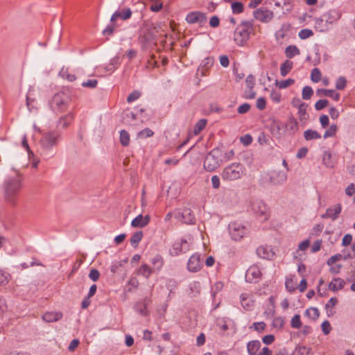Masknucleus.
<instances>
[{
  "label": "nucleus",
  "instance_id": "nucleus-1",
  "mask_svg": "<svg viewBox=\"0 0 355 355\" xmlns=\"http://www.w3.org/2000/svg\"><path fill=\"white\" fill-rule=\"evenodd\" d=\"M60 139L61 135L58 131L44 132L40 141L41 156L46 159L53 157L55 155L53 148L58 144Z\"/></svg>",
  "mask_w": 355,
  "mask_h": 355
},
{
  "label": "nucleus",
  "instance_id": "nucleus-2",
  "mask_svg": "<svg viewBox=\"0 0 355 355\" xmlns=\"http://www.w3.org/2000/svg\"><path fill=\"white\" fill-rule=\"evenodd\" d=\"M21 187V182L17 178H10L3 184L4 201L11 207L18 204V196Z\"/></svg>",
  "mask_w": 355,
  "mask_h": 355
},
{
  "label": "nucleus",
  "instance_id": "nucleus-3",
  "mask_svg": "<svg viewBox=\"0 0 355 355\" xmlns=\"http://www.w3.org/2000/svg\"><path fill=\"white\" fill-rule=\"evenodd\" d=\"M245 168L240 163H233L225 167L221 173L223 181L232 182L239 180L244 175Z\"/></svg>",
  "mask_w": 355,
  "mask_h": 355
},
{
  "label": "nucleus",
  "instance_id": "nucleus-4",
  "mask_svg": "<svg viewBox=\"0 0 355 355\" xmlns=\"http://www.w3.org/2000/svg\"><path fill=\"white\" fill-rule=\"evenodd\" d=\"M253 31L252 24L249 21H244L239 24L234 31V40L239 46L244 45L250 38Z\"/></svg>",
  "mask_w": 355,
  "mask_h": 355
},
{
  "label": "nucleus",
  "instance_id": "nucleus-5",
  "mask_svg": "<svg viewBox=\"0 0 355 355\" xmlns=\"http://www.w3.org/2000/svg\"><path fill=\"white\" fill-rule=\"evenodd\" d=\"M223 163L222 150L214 148L208 153L204 162L206 171L212 172Z\"/></svg>",
  "mask_w": 355,
  "mask_h": 355
},
{
  "label": "nucleus",
  "instance_id": "nucleus-6",
  "mask_svg": "<svg viewBox=\"0 0 355 355\" xmlns=\"http://www.w3.org/2000/svg\"><path fill=\"white\" fill-rule=\"evenodd\" d=\"M70 97L64 92L55 94L52 98L51 106L55 112H62L69 107Z\"/></svg>",
  "mask_w": 355,
  "mask_h": 355
},
{
  "label": "nucleus",
  "instance_id": "nucleus-7",
  "mask_svg": "<svg viewBox=\"0 0 355 355\" xmlns=\"http://www.w3.org/2000/svg\"><path fill=\"white\" fill-rule=\"evenodd\" d=\"M252 211L260 220H267L270 217V211L266 204L261 200H255L251 204Z\"/></svg>",
  "mask_w": 355,
  "mask_h": 355
},
{
  "label": "nucleus",
  "instance_id": "nucleus-8",
  "mask_svg": "<svg viewBox=\"0 0 355 355\" xmlns=\"http://www.w3.org/2000/svg\"><path fill=\"white\" fill-rule=\"evenodd\" d=\"M228 229L231 238L235 241H241L248 234L246 227L238 222L230 223Z\"/></svg>",
  "mask_w": 355,
  "mask_h": 355
},
{
  "label": "nucleus",
  "instance_id": "nucleus-9",
  "mask_svg": "<svg viewBox=\"0 0 355 355\" xmlns=\"http://www.w3.org/2000/svg\"><path fill=\"white\" fill-rule=\"evenodd\" d=\"M191 239L189 236L187 238H182L180 241H175L171 249L170 253L173 256L179 255L181 253H184L190 250Z\"/></svg>",
  "mask_w": 355,
  "mask_h": 355
},
{
  "label": "nucleus",
  "instance_id": "nucleus-10",
  "mask_svg": "<svg viewBox=\"0 0 355 355\" xmlns=\"http://www.w3.org/2000/svg\"><path fill=\"white\" fill-rule=\"evenodd\" d=\"M253 16L257 21L268 23L273 19L274 13L266 8H260L253 12Z\"/></svg>",
  "mask_w": 355,
  "mask_h": 355
},
{
  "label": "nucleus",
  "instance_id": "nucleus-11",
  "mask_svg": "<svg viewBox=\"0 0 355 355\" xmlns=\"http://www.w3.org/2000/svg\"><path fill=\"white\" fill-rule=\"evenodd\" d=\"M175 218L186 224H193L195 223V216L189 208H184L181 211H178Z\"/></svg>",
  "mask_w": 355,
  "mask_h": 355
},
{
  "label": "nucleus",
  "instance_id": "nucleus-12",
  "mask_svg": "<svg viewBox=\"0 0 355 355\" xmlns=\"http://www.w3.org/2000/svg\"><path fill=\"white\" fill-rule=\"evenodd\" d=\"M261 272L257 265L251 266L245 272V279L248 282H257L261 279Z\"/></svg>",
  "mask_w": 355,
  "mask_h": 355
},
{
  "label": "nucleus",
  "instance_id": "nucleus-13",
  "mask_svg": "<svg viewBox=\"0 0 355 355\" xmlns=\"http://www.w3.org/2000/svg\"><path fill=\"white\" fill-rule=\"evenodd\" d=\"M270 182L273 185L283 184L287 179V175L284 171H273L269 173Z\"/></svg>",
  "mask_w": 355,
  "mask_h": 355
},
{
  "label": "nucleus",
  "instance_id": "nucleus-14",
  "mask_svg": "<svg viewBox=\"0 0 355 355\" xmlns=\"http://www.w3.org/2000/svg\"><path fill=\"white\" fill-rule=\"evenodd\" d=\"M202 266V262L199 254H193L189 259L187 267L189 271L197 272Z\"/></svg>",
  "mask_w": 355,
  "mask_h": 355
},
{
  "label": "nucleus",
  "instance_id": "nucleus-15",
  "mask_svg": "<svg viewBox=\"0 0 355 355\" xmlns=\"http://www.w3.org/2000/svg\"><path fill=\"white\" fill-rule=\"evenodd\" d=\"M342 210V207L340 204H336L333 207L328 208L323 215H322V218H331L333 220L338 218L339 214H340Z\"/></svg>",
  "mask_w": 355,
  "mask_h": 355
},
{
  "label": "nucleus",
  "instance_id": "nucleus-16",
  "mask_svg": "<svg viewBox=\"0 0 355 355\" xmlns=\"http://www.w3.org/2000/svg\"><path fill=\"white\" fill-rule=\"evenodd\" d=\"M132 16V11L130 8H124L115 11L111 17L110 21H115L117 19L120 18L122 20H127Z\"/></svg>",
  "mask_w": 355,
  "mask_h": 355
},
{
  "label": "nucleus",
  "instance_id": "nucleus-17",
  "mask_svg": "<svg viewBox=\"0 0 355 355\" xmlns=\"http://www.w3.org/2000/svg\"><path fill=\"white\" fill-rule=\"evenodd\" d=\"M206 19L205 15L200 12H189L186 17V20L189 24L203 23Z\"/></svg>",
  "mask_w": 355,
  "mask_h": 355
},
{
  "label": "nucleus",
  "instance_id": "nucleus-18",
  "mask_svg": "<svg viewBox=\"0 0 355 355\" xmlns=\"http://www.w3.org/2000/svg\"><path fill=\"white\" fill-rule=\"evenodd\" d=\"M150 220L149 215L144 216L139 214L132 220L131 225L134 227H144L149 223Z\"/></svg>",
  "mask_w": 355,
  "mask_h": 355
},
{
  "label": "nucleus",
  "instance_id": "nucleus-19",
  "mask_svg": "<svg viewBox=\"0 0 355 355\" xmlns=\"http://www.w3.org/2000/svg\"><path fill=\"white\" fill-rule=\"evenodd\" d=\"M257 253L259 257L266 259H270L275 255V253L270 247L263 245L259 246L257 248Z\"/></svg>",
  "mask_w": 355,
  "mask_h": 355
},
{
  "label": "nucleus",
  "instance_id": "nucleus-20",
  "mask_svg": "<svg viewBox=\"0 0 355 355\" xmlns=\"http://www.w3.org/2000/svg\"><path fill=\"white\" fill-rule=\"evenodd\" d=\"M323 164L329 168H334L336 164V162L333 155L329 151H324L322 155Z\"/></svg>",
  "mask_w": 355,
  "mask_h": 355
},
{
  "label": "nucleus",
  "instance_id": "nucleus-21",
  "mask_svg": "<svg viewBox=\"0 0 355 355\" xmlns=\"http://www.w3.org/2000/svg\"><path fill=\"white\" fill-rule=\"evenodd\" d=\"M345 285V282L340 278L336 277L334 278L329 284V290L336 292L338 291L342 290Z\"/></svg>",
  "mask_w": 355,
  "mask_h": 355
},
{
  "label": "nucleus",
  "instance_id": "nucleus-22",
  "mask_svg": "<svg viewBox=\"0 0 355 355\" xmlns=\"http://www.w3.org/2000/svg\"><path fill=\"white\" fill-rule=\"evenodd\" d=\"M240 299L241 305L245 310H250L252 308L254 301L250 294L242 293L240 296Z\"/></svg>",
  "mask_w": 355,
  "mask_h": 355
},
{
  "label": "nucleus",
  "instance_id": "nucleus-23",
  "mask_svg": "<svg viewBox=\"0 0 355 355\" xmlns=\"http://www.w3.org/2000/svg\"><path fill=\"white\" fill-rule=\"evenodd\" d=\"M62 318V312H46L42 315V319L46 322H53L60 320Z\"/></svg>",
  "mask_w": 355,
  "mask_h": 355
},
{
  "label": "nucleus",
  "instance_id": "nucleus-24",
  "mask_svg": "<svg viewBox=\"0 0 355 355\" xmlns=\"http://www.w3.org/2000/svg\"><path fill=\"white\" fill-rule=\"evenodd\" d=\"M325 21L329 24H333L334 22L338 20L340 17V14L336 10H329L328 12L322 15Z\"/></svg>",
  "mask_w": 355,
  "mask_h": 355
},
{
  "label": "nucleus",
  "instance_id": "nucleus-25",
  "mask_svg": "<svg viewBox=\"0 0 355 355\" xmlns=\"http://www.w3.org/2000/svg\"><path fill=\"white\" fill-rule=\"evenodd\" d=\"M317 92L320 96L330 97L336 101L340 99V94L334 89H320Z\"/></svg>",
  "mask_w": 355,
  "mask_h": 355
},
{
  "label": "nucleus",
  "instance_id": "nucleus-26",
  "mask_svg": "<svg viewBox=\"0 0 355 355\" xmlns=\"http://www.w3.org/2000/svg\"><path fill=\"white\" fill-rule=\"evenodd\" d=\"M261 347L259 340H251L247 345V349L249 355H258L257 352Z\"/></svg>",
  "mask_w": 355,
  "mask_h": 355
},
{
  "label": "nucleus",
  "instance_id": "nucleus-27",
  "mask_svg": "<svg viewBox=\"0 0 355 355\" xmlns=\"http://www.w3.org/2000/svg\"><path fill=\"white\" fill-rule=\"evenodd\" d=\"M285 126L291 134H295L298 130V123L294 117H290L286 123Z\"/></svg>",
  "mask_w": 355,
  "mask_h": 355
},
{
  "label": "nucleus",
  "instance_id": "nucleus-28",
  "mask_svg": "<svg viewBox=\"0 0 355 355\" xmlns=\"http://www.w3.org/2000/svg\"><path fill=\"white\" fill-rule=\"evenodd\" d=\"M304 137L306 141H311L320 139L322 138V136L318 131L308 129L304 132Z\"/></svg>",
  "mask_w": 355,
  "mask_h": 355
},
{
  "label": "nucleus",
  "instance_id": "nucleus-29",
  "mask_svg": "<svg viewBox=\"0 0 355 355\" xmlns=\"http://www.w3.org/2000/svg\"><path fill=\"white\" fill-rule=\"evenodd\" d=\"M214 60L212 57H207L204 59L200 64V70L202 75H205L207 71L214 64Z\"/></svg>",
  "mask_w": 355,
  "mask_h": 355
},
{
  "label": "nucleus",
  "instance_id": "nucleus-30",
  "mask_svg": "<svg viewBox=\"0 0 355 355\" xmlns=\"http://www.w3.org/2000/svg\"><path fill=\"white\" fill-rule=\"evenodd\" d=\"M306 103H302L299 105L298 108L297 116L299 120L303 123H305L309 118V114L306 112Z\"/></svg>",
  "mask_w": 355,
  "mask_h": 355
},
{
  "label": "nucleus",
  "instance_id": "nucleus-31",
  "mask_svg": "<svg viewBox=\"0 0 355 355\" xmlns=\"http://www.w3.org/2000/svg\"><path fill=\"white\" fill-rule=\"evenodd\" d=\"M293 63L291 60H286L280 66V73L282 76H286L292 69Z\"/></svg>",
  "mask_w": 355,
  "mask_h": 355
},
{
  "label": "nucleus",
  "instance_id": "nucleus-32",
  "mask_svg": "<svg viewBox=\"0 0 355 355\" xmlns=\"http://www.w3.org/2000/svg\"><path fill=\"white\" fill-rule=\"evenodd\" d=\"M152 273V268L146 263L142 264L138 270V274L142 275L146 279L149 278Z\"/></svg>",
  "mask_w": 355,
  "mask_h": 355
},
{
  "label": "nucleus",
  "instance_id": "nucleus-33",
  "mask_svg": "<svg viewBox=\"0 0 355 355\" xmlns=\"http://www.w3.org/2000/svg\"><path fill=\"white\" fill-rule=\"evenodd\" d=\"M285 53L287 58H292L300 53L299 49L295 45H290L285 49Z\"/></svg>",
  "mask_w": 355,
  "mask_h": 355
},
{
  "label": "nucleus",
  "instance_id": "nucleus-34",
  "mask_svg": "<svg viewBox=\"0 0 355 355\" xmlns=\"http://www.w3.org/2000/svg\"><path fill=\"white\" fill-rule=\"evenodd\" d=\"M73 119V114L71 113H69L60 119L58 125L62 128H66L71 123Z\"/></svg>",
  "mask_w": 355,
  "mask_h": 355
},
{
  "label": "nucleus",
  "instance_id": "nucleus-35",
  "mask_svg": "<svg viewBox=\"0 0 355 355\" xmlns=\"http://www.w3.org/2000/svg\"><path fill=\"white\" fill-rule=\"evenodd\" d=\"M60 76L70 82L74 81L76 78L74 74L71 73L67 68L62 67L59 73Z\"/></svg>",
  "mask_w": 355,
  "mask_h": 355
},
{
  "label": "nucleus",
  "instance_id": "nucleus-36",
  "mask_svg": "<svg viewBox=\"0 0 355 355\" xmlns=\"http://www.w3.org/2000/svg\"><path fill=\"white\" fill-rule=\"evenodd\" d=\"M284 324L285 322L284 318L278 316L274 318V319L272 320V327L277 330H280L283 328Z\"/></svg>",
  "mask_w": 355,
  "mask_h": 355
},
{
  "label": "nucleus",
  "instance_id": "nucleus-37",
  "mask_svg": "<svg viewBox=\"0 0 355 355\" xmlns=\"http://www.w3.org/2000/svg\"><path fill=\"white\" fill-rule=\"evenodd\" d=\"M142 237H143L142 232L139 231V232H135L134 234H132V236L130 238V243L134 247H137L138 243L142 239Z\"/></svg>",
  "mask_w": 355,
  "mask_h": 355
},
{
  "label": "nucleus",
  "instance_id": "nucleus-38",
  "mask_svg": "<svg viewBox=\"0 0 355 355\" xmlns=\"http://www.w3.org/2000/svg\"><path fill=\"white\" fill-rule=\"evenodd\" d=\"M231 8L234 14H240L244 10L243 4L239 1L232 3Z\"/></svg>",
  "mask_w": 355,
  "mask_h": 355
},
{
  "label": "nucleus",
  "instance_id": "nucleus-39",
  "mask_svg": "<svg viewBox=\"0 0 355 355\" xmlns=\"http://www.w3.org/2000/svg\"><path fill=\"white\" fill-rule=\"evenodd\" d=\"M120 142L123 146H127L129 144L130 135L128 132L124 130L120 132Z\"/></svg>",
  "mask_w": 355,
  "mask_h": 355
},
{
  "label": "nucleus",
  "instance_id": "nucleus-40",
  "mask_svg": "<svg viewBox=\"0 0 355 355\" xmlns=\"http://www.w3.org/2000/svg\"><path fill=\"white\" fill-rule=\"evenodd\" d=\"M319 314L318 309L314 307H311L306 309L305 312V315L313 320H316L318 318Z\"/></svg>",
  "mask_w": 355,
  "mask_h": 355
},
{
  "label": "nucleus",
  "instance_id": "nucleus-41",
  "mask_svg": "<svg viewBox=\"0 0 355 355\" xmlns=\"http://www.w3.org/2000/svg\"><path fill=\"white\" fill-rule=\"evenodd\" d=\"M294 83H295L294 79L288 78L287 80L277 81L276 85L280 89H285V88L293 85Z\"/></svg>",
  "mask_w": 355,
  "mask_h": 355
},
{
  "label": "nucleus",
  "instance_id": "nucleus-42",
  "mask_svg": "<svg viewBox=\"0 0 355 355\" xmlns=\"http://www.w3.org/2000/svg\"><path fill=\"white\" fill-rule=\"evenodd\" d=\"M10 277L11 276L8 272L0 269V286L7 284L9 282Z\"/></svg>",
  "mask_w": 355,
  "mask_h": 355
},
{
  "label": "nucleus",
  "instance_id": "nucleus-43",
  "mask_svg": "<svg viewBox=\"0 0 355 355\" xmlns=\"http://www.w3.org/2000/svg\"><path fill=\"white\" fill-rule=\"evenodd\" d=\"M151 263L157 270H159L163 266V259L159 255L153 257L151 260Z\"/></svg>",
  "mask_w": 355,
  "mask_h": 355
},
{
  "label": "nucleus",
  "instance_id": "nucleus-44",
  "mask_svg": "<svg viewBox=\"0 0 355 355\" xmlns=\"http://www.w3.org/2000/svg\"><path fill=\"white\" fill-rule=\"evenodd\" d=\"M206 124V119L199 120L194 127V134L198 135L205 128Z\"/></svg>",
  "mask_w": 355,
  "mask_h": 355
},
{
  "label": "nucleus",
  "instance_id": "nucleus-45",
  "mask_svg": "<svg viewBox=\"0 0 355 355\" xmlns=\"http://www.w3.org/2000/svg\"><path fill=\"white\" fill-rule=\"evenodd\" d=\"M313 91L312 88L309 86H305L302 89V98L304 100L310 99L311 98V96H313Z\"/></svg>",
  "mask_w": 355,
  "mask_h": 355
},
{
  "label": "nucleus",
  "instance_id": "nucleus-46",
  "mask_svg": "<svg viewBox=\"0 0 355 355\" xmlns=\"http://www.w3.org/2000/svg\"><path fill=\"white\" fill-rule=\"evenodd\" d=\"M291 326L293 329H299L302 326L300 315L298 314L295 315L291 320Z\"/></svg>",
  "mask_w": 355,
  "mask_h": 355
},
{
  "label": "nucleus",
  "instance_id": "nucleus-47",
  "mask_svg": "<svg viewBox=\"0 0 355 355\" xmlns=\"http://www.w3.org/2000/svg\"><path fill=\"white\" fill-rule=\"evenodd\" d=\"M271 101L275 103H279L282 101V94L279 92L272 90L270 94Z\"/></svg>",
  "mask_w": 355,
  "mask_h": 355
},
{
  "label": "nucleus",
  "instance_id": "nucleus-48",
  "mask_svg": "<svg viewBox=\"0 0 355 355\" xmlns=\"http://www.w3.org/2000/svg\"><path fill=\"white\" fill-rule=\"evenodd\" d=\"M347 85V79L344 76H340L336 82V88L338 90H343Z\"/></svg>",
  "mask_w": 355,
  "mask_h": 355
},
{
  "label": "nucleus",
  "instance_id": "nucleus-49",
  "mask_svg": "<svg viewBox=\"0 0 355 355\" xmlns=\"http://www.w3.org/2000/svg\"><path fill=\"white\" fill-rule=\"evenodd\" d=\"M337 132L336 125H331L328 130H327L323 135L324 139L334 137Z\"/></svg>",
  "mask_w": 355,
  "mask_h": 355
},
{
  "label": "nucleus",
  "instance_id": "nucleus-50",
  "mask_svg": "<svg viewBox=\"0 0 355 355\" xmlns=\"http://www.w3.org/2000/svg\"><path fill=\"white\" fill-rule=\"evenodd\" d=\"M311 79L314 83H318L321 79V73L319 69L314 68L311 73Z\"/></svg>",
  "mask_w": 355,
  "mask_h": 355
},
{
  "label": "nucleus",
  "instance_id": "nucleus-51",
  "mask_svg": "<svg viewBox=\"0 0 355 355\" xmlns=\"http://www.w3.org/2000/svg\"><path fill=\"white\" fill-rule=\"evenodd\" d=\"M282 1V10H285L286 12H290L293 7L294 0H279Z\"/></svg>",
  "mask_w": 355,
  "mask_h": 355
},
{
  "label": "nucleus",
  "instance_id": "nucleus-52",
  "mask_svg": "<svg viewBox=\"0 0 355 355\" xmlns=\"http://www.w3.org/2000/svg\"><path fill=\"white\" fill-rule=\"evenodd\" d=\"M313 35V33L310 29H302L299 32V37L302 40H306Z\"/></svg>",
  "mask_w": 355,
  "mask_h": 355
},
{
  "label": "nucleus",
  "instance_id": "nucleus-53",
  "mask_svg": "<svg viewBox=\"0 0 355 355\" xmlns=\"http://www.w3.org/2000/svg\"><path fill=\"white\" fill-rule=\"evenodd\" d=\"M155 56L154 55H150V58L147 60L146 68L148 69H153L157 67V62L155 60Z\"/></svg>",
  "mask_w": 355,
  "mask_h": 355
},
{
  "label": "nucleus",
  "instance_id": "nucleus-54",
  "mask_svg": "<svg viewBox=\"0 0 355 355\" xmlns=\"http://www.w3.org/2000/svg\"><path fill=\"white\" fill-rule=\"evenodd\" d=\"M154 135V132L150 130V128H146L142 130H141L139 133H138V136L141 138H147V137H152L153 135Z\"/></svg>",
  "mask_w": 355,
  "mask_h": 355
},
{
  "label": "nucleus",
  "instance_id": "nucleus-55",
  "mask_svg": "<svg viewBox=\"0 0 355 355\" xmlns=\"http://www.w3.org/2000/svg\"><path fill=\"white\" fill-rule=\"evenodd\" d=\"M216 326L218 327L220 331L222 332H225L229 329V326H228L227 322L223 319L218 320Z\"/></svg>",
  "mask_w": 355,
  "mask_h": 355
},
{
  "label": "nucleus",
  "instance_id": "nucleus-56",
  "mask_svg": "<svg viewBox=\"0 0 355 355\" xmlns=\"http://www.w3.org/2000/svg\"><path fill=\"white\" fill-rule=\"evenodd\" d=\"M245 82L248 89L254 88L255 85V78L252 75L248 76Z\"/></svg>",
  "mask_w": 355,
  "mask_h": 355
},
{
  "label": "nucleus",
  "instance_id": "nucleus-57",
  "mask_svg": "<svg viewBox=\"0 0 355 355\" xmlns=\"http://www.w3.org/2000/svg\"><path fill=\"white\" fill-rule=\"evenodd\" d=\"M140 96H141L140 92L134 91L128 95V96L127 98V101L128 103H132V102L137 100Z\"/></svg>",
  "mask_w": 355,
  "mask_h": 355
},
{
  "label": "nucleus",
  "instance_id": "nucleus-58",
  "mask_svg": "<svg viewBox=\"0 0 355 355\" xmlns=\"http://www.w3.org/2000/svg\"><path fill=\"white\" fill-rule=\"evenodd\" d=\"M252 327L256 331L261 332L266 329V324L264 322H254Z\"/></svg>",
  "mask_w": 355,
  "mask_h": 355
},
{
  "label": "nucleus",
  "instance_id": "nucleus-59",
  "mask_svg": "<svg viewBox=\"0 0 355 355\" xmlns=\"http://www.w3.org/2000/svg\"><path fill=\"white\" fill-rule=\"evenodd\" d=\"M328 105V101L326 99H320L315 104V108L317 110H321Z\"/></svg>",
  "mask_w": 355,
  "mask_h": 355
},
{
  "label": "nucleus",
  "instance_id": "nucleus-60",
  "mask_svg": "<svg viewBox=\"0 0 355 355\" xmlns=\"http://www.w3.org/2000/svg\"><path fill=\"white\" fill-rule=\"evenodd\" d=\"M338 300L336 297H331L326 304V309L327 313L331 312V309L337 304Z\"/></svg>",
  "mask_w": 355,
  "mask_h": 355
},
{
  "label": "nucleus",
  "instance_id": "nucleus-61",
  "mask_svg": "<svg viewBox=\"0 0 355 355\" xmlns=\"http://www.w3.org/2000/svg\"><path fill=\"white\" fill-rule=\"evenodd\" d=\"M98 84V81L96 79L87 80L82 83V86L84 87L95 88Z\"/></svg>",
  "mask_w": 355,
  "mask_h": 355
},
{
  "label": "nucleus",
  "instance_id": "nucleus-62",
  "mask_svg": "<svg viewBox=\"0 0 355 355\" xmlns=\"http://www.w3.org/2000/svg\"><path fill=\"white\" fill-rule=\"evenodd\" d=\"M343 258V256L340 254H336L332 257H331L327 261L328 266H332L336 261H340Z\"/></svg>",
  "mask_w": 355,
  "mask_h": 355
},
{
  "label": "nucleus",
  "instance_id": "nucleus-63",
  "mask_svg": "<svg viewBox=\"0 0 355 355\" xmlns=\"http://www.w3.org/2000/svg\"><path fill=\"white\" fill-rule=\"evenodd\" d=\"M119 65V58L114 57L110 60L108 67H110V69L115 70Z\"/></svg>",
  "mask_w": 355,
  "mask_h": 355
},
{
  "label": "nucleus",
  "instance_id": "nucleus-64",
  "mask_svg": "<svg viewBox=\"0 0 355 355\" xmlns=\"http://www.w3.org/2000/svg\"><path fill=\"white\" fill-rule=\"evenodd\" d=\"M266 99L263 97H259L257 100L256 106L259 110H264L266 108Z\"/></svg>",
  "mask_w": 355,
  "mask_h": 355
}]
</instances>
